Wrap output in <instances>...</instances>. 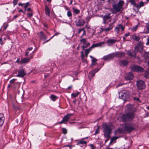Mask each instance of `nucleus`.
I'll list each match as a JSON object with an SVG mask.
<instances>
[{
  "instance_id": "obj_17",
  "label": "nucleus",
  "mask_w": 149,
  "mask_h": 149,
  "mask_svg": "<svg viewBox=\"0 0 149 149\" xmlns=\"http://www.w3.org/2000/svg\"><path fill=\"white\" fill-rule=\"evenodd\" d=\"M143 48V46L142 45H139L135 47L134 51L136 52H141Z\"/></svg>"
},
{
  "instance_id": "obj_46",
  "label": "nucleus",
  "mask_w": 149,
  "mask_h": 149,
  "mask_svg": "<svg viewBox=\"0 0 149 149\" xmlns=\"http://www.w3.org/2000/svg\"><path fill=\"white\" fill-rule=\"evenodd\" d=\"M99 132V129L98 128H97L95 131V132L94 134L95 135H96V134H98Z\"/></svg>"
},
{
  "instance_id": "obj_25",
  "label": "nucleus",
  "mask_w": 149,
  "mask_h": 149,
  "mask_svg": "<svg viewBox=\"0 0 149 149\" xmlns=\"http://www.w3.org/2000/svg\"><path fill=\"white\" fill-rule=\"evenodd\" d=\"M45 14L48 16H50V12L48 7L46 5H45Z\"/></svg>"
},
{
  "instance_id": "obj_41",
  "label": "nucleus",
  "mask_w": 149,
  "mask_h": 149,
  "mask_svg": "<svg viewBox=\"0 0 149 149\" xmlns=\"http://www.w3.org/2000/svg\"><path fill=\"white\" fill-rule=\"evenodd\" d=\"M67 15L68 17H71L72 14L70 11H68L67 13Z\"/></svg>"
},
{
  "instance_id": "obj_3",
  "label": "nucleus",
  "mask_w": 149,
  "mask_h": 149,
  "mask_svg": "<svg viewBox=\"0 0 149 149\" xmlns=\"http://www.w3.org/2000/svg\"><path fill=\"white\" fill-rule=\"evenodd\" d=\"M104 136L105 137H109V135L111 133L112 129L109 125L106 123L104 124L103 125Z\"/></svg>"
},
{
  "instance_id": "obj_32",
  "label": "nucleus",
  "mask_w": 149,
  "mask_h": 149,
  "mask_svg": "<svg viewBox=\"0 0 149 149\" xmlns=\"http://www.w3.org/2000/svg\"><path fill=\"white\" fill-rule=\"evenodd\" d=\"M108 3H116L117 1V0H107Z\"/></svg>"
},
{
  "instance_id": "obj_60",
  "label": "nucleus",
  "mask_w": 149,
  "mask_h": 149,
  "mask_svg": "<svg viewBox=\"0 0 149 149\" xmlns=\"http://www.w3.org/2000/svg\"><path fill=\"white\" fill-rule=\"evenodd\" d=\"M33 48L32 47H29V48H28V49L27 50H28L30 51Z\"/></svg>"
},
{
  "instance_id": "obj_52",
  "label": "nucleus",
  "mask_w": 149,
  "mask_h": 149,
  "mask_svg": "<svg viewBox=\"0 0 149 149\" xmlns=\"http://www.w3.org/2000/svg\"><path fill=\"white\" fill-rule=\"evenodd\" d=\"M111 30V29H110L109 27H108V28H105V29H104V30H105V31H109Z\"/></svg>"
},
{
  "instance_id": "obj_30",
  "label": "nucleus",
  "mask_w": 149,
  "mask_h": 149,
  "mask_svg": "<svg viewBox=\"0 0 149 149\" xmlns=\"http://www.w3.org/2000/svg\"><path fill=\"white\" fill-rule=\"evenodd\" d=\"M92 48L91 47L89 48L86 49L85 50V54H88L91 51L92 49Z\"/></svg>"
},
{
  "instance_id": "obj_6",
  "label": "nucleus",
  "mask_w": 149,
  "mask_h": 149,
  "mask_svg": "<svg viewBox=\"0 0 149 149\" xmlns=\"http://www.w3.org/2000/svg\"><path fill=\"white\" fill-rule=\"evenodd\" d=\"M136 86L138 89L140 90L144 89L146 87L145 82L141 80L137 81Z\"/></svg>"
},
{
  "instance_id": "obj_40",
  "label": "nucleus",
  "mask_w": 149,
  "mask_h": 149,
  "mask_svg": "<svg viewBox=\"0 0 149 149\" xmlns=\"http://www.w3.org/2000/svg\"><path fill=\"white\" fill-rule=\"evenodd\" d=\"M62 131L63 133L64 134H66L67 133V131L66 129L65 128H63L62 129Z\"/></svg>"
},
{
  "instance_id": "obj_56",
  "label": "nucleus",
  "mask_w": 149,
  "mask_h": 149,
  "mask_svg": "<svg viewBox=\"0 0 149 149\" xmlns=\"http://www.w3.org/2000/svg\"><path fill=\"white\" fill-rule=\"evenodd\" d=\"M89 145L91 147L92 149H94L95 148L94 147L93 145V144H91Z\"/></svg>"
},
{
  "instance_id": "obj_44",
  "label": "nucleus",
  "mask_w": 149,
  "mask_h": 149,
  "mask_svg": "<svg viewBox=\"0 0 149 149\" xmlns=\"http://www.w3.org/2000/svg\"><path fill=\"white\" fill-rule=\"evenodd\" d=\"M138 27V26L137 25H136L132 29V31H135L137 30Z\"/></svg>"
},
{
  "instance_id": "obj_7",
  "label": "nucleus",
  "mask_w": 149,
  "mask_h": 149,
  "mask_svg": "<svg viewBox=\"0 0 149 149\" xmlns=\"http://www.w3.org/2000/svg\"><path fill=\"white\" fill-rule=\"evenodd\" d=\"M73 115L72 113H68L65 115L63 118V120L58 124H61L62 123H65L66 122L69 121L71 118V116Z\"/></svg>"
},
{
  "instance_id": "obj_57",
  "label": "nucleus",
  "mask_w": 149,
  "mask_h": 149,
  "mask_svg": "<svg viewBox=\"0 0 149 149\" xmlns=\"http://www.w3.org/2000/svg\"><path fill=\"white\" fill-rule=\"evenodd\" d=\"M14 108L15 109L16 111H17V110H19V107H17L15 106H14Z\"/></svg>"
},
{
  "instance_id": "obj_4",
  "label": "nucleus",
  "mask_w": 149,
  "mask_h": 149,
  "mask_svg": "<svg viewBox=\"0 0 149 149\" xmlns=\"http://www.w3.org/2000/svg\"><path fill=\"white\" fill-rule=\"evenodd\" d=\"M119 96L120 98L125 100L129 98L130 96L129 93L127 91L123 90L120 93Z\"/></svg>"
},
{
  "instance_id": "obj_63",
  "label": "nucleus",
  "mask_w": 149,
  "mask_h": 149,
  "mask_svg": "<svg viewBox=\"0 0 149 149\" xmlns=\"http://www.w3.org/2000/svg\"><path fill=\"white\" fill-rule=\"evenodd\" d=\"M110 135H109V137H106V138H107V139L105 140V142H107L109 139V138H110Z\"/></svg>"
},
{
  "instance_id": "obj_15",
  "label": "nucleus",
  "mask_w": 149,
  "mask_h": 149,
  "mask_svg": "<svg viewBox=\"0 0 149 149\" xmlns=\"http://www.w3.org/2000/svg\"><path fill=\"white\" fill-rule=\"evenodd\" d=\"M38 35L39 36V38L40 39H43L45 40L47 38V36L43 33L42 31H41Z\"/></svg>"
},
{
  "instance_id": "obj_64",
  "label": "nucleus",
  "mask_w": 149,
  "mask_h": 149,
  "mask_svg": "<svg viewBox=\"0 0 149 149\" xmlns=\"http://www.w3.org/2000/svg\"><path fill=\"white\" fill-rule=\"evenodd\" d=\"M24 3H19L18 5L20 6H23V5H24Z\"/></svg>"
},
{
  "instance_id": "obj_49",
  "label": "nucleus",
  "mask_w": 149,
  "mask_h": 149,
  "mask_svg": "<svg viewBox=\"0 0 149 149\" xmlns=\"http://www.w3.org/2000/svg\"><path fill=\"white\" fill-rule=\"evenodd\" d=\"M136 6L138 10H139L141 7L139 4H136L135 6Z\"/></svg>"
},
{
  "instance_id": "obj_53",
  "label": "nucleus",
  "mask_w": 149,
  "mask_h": 149,
  "mask_svg": "<svg viewBox=\"0 0 149 149\" xmlns=\"http://www.w3.org/2000/svg\"><path fill=\"white\" fill-rule=\"evenodd\" d=\"M15 79H13L12 80H11L10 82L11 83H14L15 81Z\"/></svg>"
},
{
  "instance_id": "obj_24",
  "label": "nucleus",
  "mask_w": 149,
  "mask_h": 149,
  "mask_svg": "<svg viewBox=\"0 0 149 149\" xmlns=\"http://www.w3.org/2000/svg\"><path fill=\"white\" fill-rule=\"evenodd\" d=\"M98 69H94L89 72V74L92 77H93L95 76V74L98 72Z\"/></svg>"
},
{
  "instance_id": "obj_20",
  "label": "nucleus",
  "mask_w": 149,
  "mask_h": 149,
  "mask_svg": "<svg viewBox=\"0 0 149 149\" xmlns=\"http://www.w3.org/2000/svg\"><path fill=\"white\" fill-rule=\"evenodd\" d=\"M116 41V39H110L107 40L106 43L108 45H110L114 44Z\"/></svg>"
},
{
  "instance_id": "obj_29",
  "label": "nucleus",
  "mask_w": 149,
  "mask_h": 149,
  "mask_svg": "<svg viewBox=\"0 0 149 149\" xmlns=\"http://www.w3.org/2000/svg\"><path fill=\"white\" fill-rule=\"evenodd\" d=\"M132 38L133 39L136 41H138L140 39V38L139 36H136L135 35H133L132 36Z\"/></svg>"
},
{
  "instance_id": "obj_54",
  "label": "nucleus",
  "mask_w": 149,
  "mask_h": 149,
  "mask_svg": "<svg viewBox=\"0 0 149 149\" xmlns=\"http://www.w3.org/2000/svg\"><path fill=\"white\" fill-rule=\"evenodd\" d=\"M134 100H136L137 101H139V98L137 97H134Z\"/></svg>"
},
{
  "instance_id": "obj_8",
  "label": "nucleus",
  "mask_w": 149,
  "mask_h": 149,
  "mask_svg": "<svg viewBox=\"0 0 149 149\" xmlns=\"http://www.w3.org/2000/svg\"><path fill=\"white\" fill-rule=\"evenodd\" d=\"M124 129L125 131L130 133L133 130H135V128L131 126L130 124H126L124 127Z\"/></svg>"
},
{
  "instance_id": "obj_9",
  "label": "nucleus",
  "mask_w": 149,
  "mask_h": 149,
  "mask_svg": "<svg viewBox=\"0 0 149 149\" xmlns=\"http://www.w3.org/2000/svg\"><path fill=\"white\" fill-rule=\"evenodd\" d=\"M18 74L17 75V77H22L24 76L26 74V73L24 71V70L22 67L19 69L18 71Z\"/></svg>"
},
{
  "instance_id": "obj_37",
  "label": "nucleus",
  "mask_w": 149,
  "mask_h": 149,
  "mask_svg": "<svg viewBox=\"0 0 149 149\" xmlns=\"http://www.w3.org/2000/svg\"><path fill=\"white\" fill-rule=\"evenodd\" d=\"M80 41L81 43H83V44L85 45L86 42V38H84L81 40Z\"/></svg>"
},
{
  "instance_id": "obj_18",
  "label": "nucleus",
  "mask_w": 149,
  "mask_h": 149,
  "mask_svg": "<svg viewBox=\"0 0 149 149\" xmlns=\"http://www.w3.org/2000/svg\"><path fill=\"white\" fill-rule=\"evenodd\" d=\"M110 15L111 13H109L103 17V23L104 24H106V23L107 21L106 20H108L109 18Z\"/></svg>"
},
{
  "instance_id": "obj_62",
  "label": "nucleus",
  "mask_w": 149,
  "mask_h": 149,
  "mask_svg": "<svg viewBox=\"0 0 149 149\" xmlns=\"http://www.w3.org/2000/svg\"><path fill=\"white\" fill-rule=\"evenodd\" d=\"M19 60H20V58H18L17 59L16 61V63H19Z\"/></svg>"
},
{
  "instance_id": "obj_28",
  "label": "nucleus",
  "mask_w": 149,
  "mask_h": 149,
  "mask_svg": "<svg viewBox=\"0 0 149 149\" xmlns=\"http://www.w3.org/2000/svg\"><path fill=\"white\" fill-rule=\"evenodd\" d=\"M72 9L74 13L76 14H78L80 13V10L78 9H76L73 7L72 8Z\"/></svg>"
},
{
  "instance_id": "obj_45",
  "label": "nucleus",
  "mask_w": 149,
  "mask_h": 149,
  "mask_svg": "<svg viewBox=\"0 0 149 149\" xmlns=\"http://www.w3.org/2000/svg\"><path fill=\"white\" fill-rule=\"evenodd\" d=\"M84 28H83L81 29H78V34H79L81 31H83V30H84Z\"/></svg>"
},
{
  "instance_id": "obj_51",
  "label": "nucleus",
  "mask_w": 149,
  "mask_h": 149,
  "mask_svg": "<svg viewBox=\"0 0 149 149\" xmlns=\"http://www.w3.org/2000/svg\"><path fill=\"white\" fill-rule=\"evenodd\" d=\"M28 16L29 17H31L33 15L32 13H28L27 14Z\"/></svg>"
},
{
  "instance_id": "obj_34",
  "label": "nucleus",
  "mask_w": 149,
  "mask_h": 149,
  "mask_svg": "<svg viewBox=\"0 0 149 149\" xmlns=\"http://www.w3.org/2000/svg\"><path fill=\"white\" fill-rule=\"evenodd\" d=\"M79 93V92H77L76 93H73L71 94V95L74 97H75L78 96Z\"/></svg>"
},
{
  "instance_id": "obj_22",
  "label": "nucleus",
  "mask_w": 149,
  "mask_h": 149,
  "mask_svg": "<svg viewBox=\"0 0 149 149\" xmlns=\"http://www.w3.org/2000/svg\"><path fill=\"white\" fill-rule=\"evenodd\" d=\"M120 64V65H122L123 66H125L127 65L128 64V61L125 60H120L119 61Z\"/></svg>"
},
{
  "instance_id": "obj_19",
  "label": "nucleus",
  "mask_w": 149,
  "mask_h": 149,
  "mask_svg": "<svg viewBox=\"0 0 149 149\" xmlns=\"http://www.w3.org/2000/svg\"><path fill=\"white\" fill-rule=\"evenodd\" d=\"M5 117L3 113H0V127H2L4 123Z\"/></svg>"
},
{
  "instance_id": "obj_43",
  "label": "nucleus",
  "mask_w": 149,
  "mask_h": 149,
  "mask_svg": "<svg viewBox=\"0 0 149 149\" xmlns=\"http://www.w3.org/2000/svg\"><path fill=\"white\" fill-rule=\"evenodd\" d=\"M113 23H111L109 25V28L110 29H111L113 27Z\"/></svg>"
},
{
  "instance_id": "obj_14",
  "label": "nucleus",
  "mask_w": 149,
  "mask_h": 149,
  "mask_svg": "<svg viewBox=\"0 0 149 149\" xmlns=\"http://www.w3.org/2000/svg\"><path fill=\"white\" fill-rule=\"evenodd\" d=\"M125 78L126 80H131L133 78V74L131 72L128 73L125 75Z\"/></svg>"
},
{
  "instance_id": "obj_10",
  "label": "nucleus",
  "mask_w": 149,
  "mask_h": 149,
  "mask_svg": "<svg viewBox=\"0 0 149 149\" xmlns=\"http://www.w3.org/2000/svg\"><path fill=\"white\" fill-rule=\"evenodd\" d=\"M115 57L114 53L108 54L107 56H104L102 59H104V61H109L113 59Z\"/></svg>"
},
{
  "instance_id": "obj_23",
  "label": "nucleus",
  "mask_w": 149,
  "mask_h": 149,
  "mask_svg": "<svg viewBox=\"0 0 149 149\" xmlns=\"http://www.w3.org/2000/svg\"><path fill=\"white\" fill-rule=\"evenodd\" d=\"M104 42H98L96 44H93L91 47V48L93 49V48L96 47H98L100 46L101 45H103L104 44Z\"/></svg>"
},
{
  "instance_id": "obj_58",
  "label": "nucleus",
  "mask_w": 149,
  "mask_h": 149,
  "mask_svg": "<svg viewBox=\"0 0 149 149\" xmlns=\"http://www.w3.org/2000/svg\"><path fill=\"white\" fill-rule=\"evenodd\" d=\"M28 51H29L28 50H27V51H26V52L25 55L26 56H27L28 55V54L29 53V52Z\"/></svg>"
},
{
  "instance_id": "obj_38",
  "label": "nucleus",
  "mask_w": 149,
  "mask_h": 149,
  "mask_svg": "<svg viewBox=\"0 0 149 149\" xmlns=\"http://www.w3.org/2000/svg\"><path fill=\"white\" fill-rule=\"evenodd\" d=\"M118 136H113L111 139V141H114L117 140L118 138Z\"/></svg>"
},
{
  "instance_id": "obj_2",
  "label": "nucleus",
  "mask_w": 149,
  "mask_h": 149,
  "mask_svg": "<svg viewBox=\"0 0 149 149\" xmlns=\"http://www.w3.org/2000/svg\"><path fill=\"white\" fill-rule=\"evenodd\" d=\"M124 4V2L123 1H120L117 4L114 3L113 4L112 12L113 13L116 14L118 12H120Z\"/></svg>"
},
{
  "instance_id": "obj_27",
  "label": "nucleus",
  "mask_w": 149,
  "mask_h": 149,
  "mask_svg": "<svg viewBox=\"0 0 149 149\" xmlns=\"http://www.w3.org/2000/svg\"><path fill=\"white\" fill-rule=\"evenodd\" d=\"M143 76L146 78H149V70H148L146 71L143 75Z\"/></svg>"
},
{
  "instance_id": "obj_11",
  "label": "nucleus",
  "mask_w": 149,
  "mask_h": 149,
  "mask_svg": "<svg viewBox=\"0 0 149 149\" xmlns=\"http://www.w3.org/2000/svg\"><path fill=\"white\" fill-rule=\"evenodd\" d=\"M75 23L76 26H81L84 25L85 22L82 19H79L75 21Z\"/></svg>"
},
{
  "instance_id": "obj_39",
  "label": "nucleus",
  "mask_w": 149,
  "mask_h": 149,
  "mask_svg": "<svg viewBox=\"0 0 149 149\" xmlns=\"http://www.w3.org/2000/svg\"><path fill=\"white\" fill-rule=\"evenodd\" d=\"M129 2H130L131 4L134 6L136 5L135 0H130Z\"/></svg>"
},
{
  "instance_id": "obj_12",
  "label": "nucleus",
  "mask_w": 149,
  "mask_h": 149,
  "mask_svg": "<svg viewBox=\"0 0 149 149\" xmlns=\"http://www.w3.org/2000/svg\"><path fill=\"white\" fill-rule=\"evenodd\" d=\"M113 53L115 57H116L119 58L122 57L124 56L125 54V52H118Z\"/></svg>"
},
{
  "instance_id": "obj_55",
  "label": "nucleus",
  "mask_w": 149,
  "mask_h": 149,
  "mask_svg": "<svg viewBox=\"0 0 149 149\" xmlns=\"http://www.w3.org/2000/svg\"><path fill=\"white\" fill-rule=\"evenodd\" d=\"M130 34V33H127V34H125L124 35V36L125 37H127V36H129Z\"/></svg>"
},
{
  "instance_id": "obj_42",
  "label": "nucleus",
  "mask_w": 149,
  "mask_h": 149,
  "mask_svg": "<svg viewBox=\"0 0 149 149\" xmlns=\"http://www.w3.org/2000/svg\"><path fill=\"white\" fill-rule=\"evenodd\" d=\"M97 61V59L95 58L92 59V63H93V65H95L96 64V62Z\"/></svg>"
},
{
  "instance_id": "obj_33",
  "label": "nucleus",
  "mask_w": 149,
  "mask_h": 149,
  "mask_svg": "<svg viewBox=\"0 0 149 149\" xmlns=\"http://www.w3.org/2000/svg\"><path fill=\"white\" fill-rule=\"evenodd\" d=\"M90 45V43L89 42L87 43L85 45L82 46L83 49L84 50V48H86L88 47Z\"/></svg>"
},
{
  "instance_id": "obj_59",
  "label": "nucleus",
  "mask_w": 149,
  "mask_h": 149,
  "mask_svg": "<svg viewBox=\"0 0 149 149\" xmlns=\"http://www.w3.org/2000/svg\"><path fill=\"white\" fill-rule=\"evenodd\" d=\"M147 45H149V38L147 39V42L146 43Z\"/></svg>"
},
{
  "instance_id": "obj_61",
  "label": "nucleus",
  "mask_w": 149,
  "mask_h": 149,
  "mask_svg": "<svg viewBox=\"0 0 149 149\" xmlns=\"http://www.w3.org/2000/svg\"><path fill=\"white\" fill-rule=\"evenodd\" d=\"M27 11H32V10H31V9L30 8H28L27 9Z\"/></svg>"
},
{
  "instance_id": "obj_36",
  "label": "nucleus",
  "mask_w": 149,
  "mask_h": 149,
  "mask_svg": "<svg viewBox=\"0 0 149 149\" xmlns=\"http://www.w3.org/2000/svg\"><path fill=\"white\" fill-rule=\"evenodd\" d=\"M59 33H56L53 36L51 37L49 39L47 40L46 42H44L43 44H44L45 42H49L51 39L54 36L58 35Z\"/></svg>"
},
{
  "instance_id": "obj_16",
  "label": "nucleus",
  "mask_w": 149,
  "mask_h": 149,
  "mask_svg": "<svg viewBox=\"0 0 149 149\" xmlns=\"http://www.w3.org/2000/svg\"><path fill=\"white\" fill-rule=\"evenodd\" d=\"M127 54L129 56L133 58H136V53L135 51L132 52L130 51H128L127 52Z\"/></svg>"
},
{
  "instance_id": "obj_13",
  "label": "nucleus",
  "mask_w": 149,
  "mask_h": 149,
  "mask_svg": "<svg viewBox=\"0 0 149 149\" xmlns=\"http://www.w3.org/2000/svg\"><path fill=\"white\" fill-rule=\"evenodd\" d=\"M124 27L122 25L120 24L115 28L114 31L117 33H118L120 29H121L122 31H123L124 30Z\"/></svg>"
},
{
  "instance_id": "obj_21",
  "label": "nucleus",
  "mask_w": 149,
  "mask_h": 149,
  "mask_svg": "<svg viewBox=\"0 0 149 149\" xmlns=\"http://www.w3.org/2000/svg\"><path fill=\"white\" fill-rule=\"evenodd\" d=\"M30 58H24L21 59L20 64L26 63L29 62L30 61Z\"/></svg>"
},
{
  "instance_id": "obj_1",
  "label": "nucleus",
  "mask_w": 149,
  "mask_h": 149,
  "mask_svg": "<svg viewBox=\"0 0 149 149\" xmlns=\"http://www.w3.org/2000/svg\"><path fill=\"white\" fill-rule=\"evenodd\" d=\"M127 109L129 111L123 114L120 118L122 122H132L135 118V111H136L135 108L132 107L131 105H129Z\"/></svg>"
},
{
  "instance_id": "obj_31",
  "label": "nucleus",
  "mask_w": 149,
  "mask_h": 149,
  "mask_svg": "<svg viewBox=\"0 0 149 149\" xmlns=\"http://www.w3.org/2000/svg\"><path fill=\"white\" fill-rule=\"evenodd\" d=\"M57 98V97L54 95H51V98L53 101H55Z\"/></svg>"
},
{
  "instance_id": "obj_35",
  "label": "nucleus",
  "mask_w": 149,
  "mask_h": 149,
  "mask_svg": "<svg viewBox=\"0 0 149 149\" xmlns=\"http://www.w3.org/2000/svg\"><path fill=\"white\" fill-rule=\"evenodd\" d=\"M24 4V5H25V6H24V8H25V10H26V8L28 6H30V4L29 3V2H27L26 3Z\"/></svg>"
},
{
  "instance_id": "obj_47",
  "label": "nucleus",
  "mask_w": 149,
  "mask_h": 149,
  "mask_svg": "<svg viewBox=\"0 0 149 149\" xmlns=\"http://www.w3.org/2000/svg\"><path fill=\"white\" fill-rule=\"evenodd\" d=\"M17 0H14L13 1V3L14 6L16 5L17 3Z\"/></svg>"
},
{
  "instance_id": "obj_48",
  "label": "nucleus",
  "mask_w": 149,
  "mask_h": 149,
  "mask_svg": "<svg viewBox=\"0 0 149 149\" xmlns=\"http://www.w3.org/2000/svg\"><path fill=\"white\" fill-rule=\"evenodd\" d=\"M144 2L142 1L140 2L139 5L141 7L144 6Z\"/></svg>"
},
{
  "instance_id": "obj_5",
  "label": "nucleus",
  "mask_w": 149,
  "mask_h": 149,
  "mask_svg": "<svg viewBox=\"0 0 149 149\" xmlns=\"http://www.w3.org/2000/svg\"><path fill=\"white\" fill-rule=\"evenodd\" d=\"M132 71L138 72H141L144 70L143 68L142 67L137 65H133L130 67Z\"/></svg>"
},
{
  "instance_id": "obj_50",
  "label": "nucleus",
  "mask_w": 149,
  "mask_h": 149,
  "mask_svg": "<svg viewBox=\"0 0 149 149\" xmlns=\"http://www.w3.org/2000/svg\"><path fill=\"white\" fill-rule=\"evenodd\" d=\"M83 33L81 37V38H82L86 34V31H85V28H84V30H83Z\"/></svg>"
},
{
  "instance_id": "obj_26",
  "label": "nucleus",
  "mask_w": 149,
  "mask_h": 149,
  "mask_svg": "<svg viewBox=\"0 0 149 149\" xmlns=\"http://www.w3.org/2000/svg\"><path fill=\"white\" fill-rule=\"evenodd\" d=\"M87 142L86 141H84V140H83L82 139H81V140L79 141L77 143V145H79V144H86V146H87Z\"/></svg>"
}]
</instances>
